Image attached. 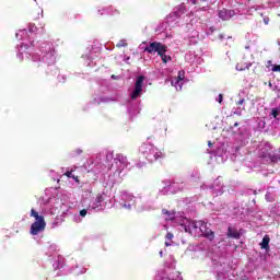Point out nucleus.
I'll return each mask as SVG.
<instances>
[{"mask_svg": "<svg viewBox=\"0 0 280 280\" xmlns=\"http://www.w3.org/2000/svg\"><path fill=\"white\" fill-rule=\"evenodd\" d=\"M269 86H272V83H271V82H269Z\"/></svg>", "mask_w": 280, "mask_h": 280, "instance_id": "7c9ffc66", "label": "nucleus"}, {"mask_svg": "<svg viewBox=\"0 0 280 280\" xmlns=\"http://www.w3.org/2000/svg\"><path fill=\"white\" fill-rule=\"evenodd\" d=\"M116 47L118 49H121V47H128V43H126V39H120L117 44Z\"/></svg>", "mask_w": 280, "mask_h": 280, "instance_id": "4468645a", "label": "nucleus"}, {"mask_svg": "<svg viewBox=\"0 0 280 280\" xmlns=\"http://www.w3.org/2000/svg\"><path fill=\"white\" fill-rule=\"evenodd\" d=\"M154 159L155 161H159V159H165V153H163V151H156L154 152Z\"/></svg>", "mask_w": 280, "mask_h": 280, "instance_id": "f8f14e48", "label": "nucleus"}, {"mask_svg": "<svg viewBox=\"0 0 280 280\" xmlns=\"http://www.w3.org/2000/svg\"><path fill=\"white\" fill-rule=\"evenodd\" d=\"M260 248H262V250H270V236L269 235H265L262 237V241L260 243Z\"/></svg>", "mask_w": 280, "mask_h": 280, "instance_id": "0eeeda50", "label": "nucleus"}, {"mask_svg": "<svg viewBox=\"0 0 280 280\" xmlns=\"http://www.w3.org/2000/svg\"><path fill=\"white\" fill-rule=\"evenodd\" d=\"M71 178H73V180H75V183H79L78 176L72 175V177H71Z\"/></svg>", "mask_w": 280, "mask_h": 280, "instance_id": "b1692460", "label": "nucleus"}, {"mask_svg": "<svg viewBox=\"0 0 280 280\" xmlns=\"http://www.w3.org/2000/svg\"><path fill=\"white\" fill-rule=\"evenodd\" d=\"M143 82H145V77H143V75H139L136 79L135 89H133V92L130 95V98L132 101L141 97V93H143Z\"/></svg>", "mask_w": 280, "mask_h": 280, "instance_id": "f03ea898", "label": "nucleus"}, {"mask_svg": "<svg viewBox=\"0 0 280 280\" xmlns=\"http://www.w3.org/2000/svg\"><path fill=\"white\" fill-rule=\"evenodd\" d=\"M271 163H278L280 161V154H269Z\"/></svg>", "mask_w": 280, "mask_h": 280, "instance_id": "ddd939ff", "label": "nucleus"}, {"mask_svg": "<svg viewBox=\"0 0 280 280\" xmlns=\"http://www.w3.org/2000/svg\"><path fill=\"white\" fill-rule=\"evenodd\" d=\"M237 126H240V124H238V122H235V124H234V128H237Z\"/></svg>", "mask_w": 280, "mask_h": 280, "instance_id": "cd10ccee", "label": "nucleus"}, {"mask_svg": "<svg viewBox=\"0 0 280 280\" xmlns=\"http://www.w3.org/2000/svg\"><path fill=\"white\" fill-rule=\"evenodd\" d=\"M223 100H224V95L219 94V104H222Z\"/></svg>", "mask_w": 280, "mask_h": 280, "instance_id": "4be33fe9", "label": "nucleus"}, {"mask_svg": "<svg viewBox=\"0 0 280 280\" xmlns=\"http://www.w3.org/2000/svg\"><path fill=\"white\" fill-rule=\"evenodd\" d=\"M86 213H88L86 209H82V210L80 211L81 218H85Z\"/></svg>", "mask_w": 280, "mask_h": 280, "instance_id": "aec40b11", "label": "nucleus"}, {"mask_svg": "<svg viewBox=\"0 0 280 280\" xmlns=\"http://www.w3.org/2000/svg\"><path fill=\"white\" fill-rule=\"evenodd\" d=\"M31 218L35 219V222L32 223L30 233L31 235H38L39 233H43L45 229H47V222H45V217L38 214V211L36 209H31Z\"/></svg>", "mask_w": 280, "mask_h": 280, "instance_id": "f257e3e1", "label": "nucleus"}, {"mask_svg": "<svg viewBox=\"0 0 280 280\" xmlns=\"http://www.w3.org/2000/svg\"><path fill=\"white\" fill-rule=\"evenodd\" d=\"M103 201H104V196L102 194L96 195L95 207H102Z\"/></svg>", "mask_w": 280, "mask_h": 280, "instance_id": "1a4fd4ad", "label": "nucleus"}, {"mask_svg": "<svg viewBox=\"0 0 280 280\" xmlns=\"http://www.w3.org/2000/svg\"><path fill=\"white\" fill-rule=\"evenodd\" d=\"M235 15V10L221 9L219 10L218 16L221 21H231Z\"/></svg>", "mask_w": 280, "mask_h": 280, "instance_id": "39448f33", "label": "nucleus"}, {"mask_svg": "<svg viewBox=\"0 0 280 280\" xmlns=\"http://www.w3.org/2000/svg\"><path fill=\"white\" fill-rule=\"evenodd\" d=\"M167 54V51H162L159 56H160V58H162V62L164 63V65H167L171 60H172V56H170V55H166Z\"/></svg>", "mask_w": 280, "mask_h": 280, "instance_id": "6e6552de", "label": "nucleus"}, {"mask_svg": "<svg viewBox=\"0 0 280 280\" xmlns=\"http://www.w3.org/2000/svg\"><path fill=\"white\" fill-rule=\"evenodd\" d=\"M273 72H279L280 73V65H275L271 69Z\"/></svg>", "mask_w": 280, "mask_h": 280, "instance_id": "a211bd4d", "label": "nucleus"}, {"mask_svg": "<svg viewBox=\"0 0 280 280\" xmlns=\"http://www.w3.org/2000/svg\"><path fill=\"white\" fill-rule=\"evenodd\" d=\"M185 80V71H179L178 77L176 78L175 84H178L179 82H183Z\"/></svg>", "mask_w": 280, "mask_h": 280, "instance_id": "9b49d317", "label": "nucleus"}, {"mask_svg": "<svg viewBox=\"0 0 280 280\" xmlns=\"http://www.w3.org/2000/svg\"><path fill=\"white\" fill-rule=\"evenodd\" d=\"M208 145H209V148H211L213 145V143H211V141H208Z\"/></svg>", "mask_w": 280, "mask_h": 280, "instance_id": "393cba45", "label": "nucleus"}, {"mask_svg": "<svg viewBox=\"0 0 280 280\" xmlns=\"http://www.w3.org/2000/svg\"><path fill=\"white\" fill-rule=\"evenodd\" d=\"M244 102H246V100L241 98L240 101H237L236 105L237 106H242V104H244Z\"/></svg>", "mask_w": 280, "mask_h": 280, "instance_id": "412c9836", "label": "nucleus"}, {"mask_svg": "<svg viewBox=\"0 0 280 280\" xmlns=\"http://www.w3.org/2000/svg\"><path fill=\"white\" fill-rule=\"evenodd\" d=\"M201 237H205L209 242H213L215 240V232L209 228V224L207 222L202 221L199 226Z\"/></svg>", "mask_w": 280, "mask_h": 280, "instance_id": "20e7f679", "label": "nucleus"}, {"mask_svg": "<svg viewBox=\"0 0 280 280\" xmlns=\"http://www.w3.org/2000/svg\"><path fill=\"white\" fill-rule=\"evenodd\" d=\"M114 12H115L116 14H119V11H118V10H114Z\"/></svg>", "mask_w": 280, "mask_h": 280, "instance_id": "c85d7f7f", "label": "nucleus"}, {"mask_svg": "<svg viewBox=\"0 0 280 280\" xmlns=\"http://www.w3.org/2000/svg\"><path fill=\"white\" fill-rule=\"evenodd\" d=\"M272 117H275V119H277V117H279V109L273 108L271 112Z\"/></svg>", "mask_w": 280, "mask_h": 280, "instance_id": "dca6fc26", "label": "nucleus"}, {"mask_svg": "<svg viewBox=\"0 0 280 280\" xmlns=\"http://www.w3.org/2000/svg\"><path fill=\"white\" fill-rule=\"evenodd\" d=\"M184 230H185V233H191V231H189V228L187 225H185Z\"/></svg>", "mask_w": 280, "mask_h": 280, "instance_id": "5701e85b", "label": "nucleus"}, {"mask_svg": "<svg viewBox=\"0 0 280 280\" xmlns=\"http://www.w3.org/2000/svg\"><path fill=\"white\" fill-rule=\"evenodd\" d=\"M75 152H77V154H82L81 150H77Z\"/></svg>", "mask_w": 280, "mask_h": 280, "instance_id": "bb28decb", "label": "nucleus"}, {"mask_svg": "<svg viewBox=\"0 0 280 280\" xmlns=\"http://www.w3.org/2000/svg\"><path fill=\"white\" fill-rule=\"evenodd\" d=\"M202 221H191L190 223H189V225L191 226V229H200V223H201Z\"/></svg>", "mask_w": 280, "mask_h": 280, "instance_id": "2eb2a0df", "label": "nucleus"}, {"mask_svg": "<svg viewBox=\"0 0 280 280\" xmlns=\"http://www.w3.org/2000/svg\"><path fill=\"white\" fill-rule=\"evenodd\" d=\"M63 176H67V178H72L73 177V171H67Z\"/></svg>", "mask_w": 280, "mask_h": 280, "instance_id": "f3484780", "label": "nucleus"}, {"mask_svg": "<svg viewBox=\"0 0 280 280\" xmlns=\"http://www.w3.org/2000/svg\"><path fill=\"white\" fill-rule=\"evenodd\" d=\"M166 240H174V234L172 233V232H168L167 234H166Z\"/></svg>", "mask_w": 280, "mask_h": 280, "instance_id": "6ab92c4d", "label": "nucleus"}, {"mask_svg": "<svg viewBox=\"0 0 280 280\" xmlns=\"http://www.w3.org/2000/svg\"><path fill=\"white\" fill-rule=\"evenodd\" d=\"M144 51L147 54H158V56L162 51H167V46L163 45L161 42H152L145 48Z\"/></svg>", "mask_w": 280, "mask_h": 280, "instance_id": "7ed1b4c3", "label": "nucleus"}, {"mask_svg": "<svg viewBox=\"0 0 280 280\" xmlns=\"http://www.w3.org/2000/svg\"><path fill=\"white\" fill-rule=\"evenodd\" d=\"M226 237H229L230 240H240V237H242V234H240L237 229L233 226H229L226 232Z\"/></svg>", "mask_w": 280, "mask_h": 280, "instance_id": "423d86ee", "label": "nucleus"}, {"mask_svg": "<svg viewBox=\"0 0 280 280\" xmlns=\"http://www.w3.org/2000/svg\"><path fill=\"white\" fill-rule=\"evenodd\" d=\"M219 37L222 39V38H224V35H219Z\"/></svg>", "mask_w": 280, "mask_h": 280, "instance_id": "c756f323", "label": "nucleus"}, {"mask_svg": "<svg viewBox=\"0 0 280 280\" xmlns=\"http://www.w3.org/2000/svg\"><path fill=\"white\" fill-rule=\"evenodd\" d=\"M165 246H172V243L165 242Z\"/></svg>", "mask_w": 280, "mask_h": 280, "instance_id": "a878e982", "label": "nucleus"}, {"mask_svg": "<svg viewBox=\"0 0 280 280\" xmlns=\"http://www.w3.org/2000/svg\"><path fill=\"white\" fill-rule=\"evenodd\" d=\"M163 215H167L170 220H174V212L168 211L167 209H162Z\"/></svg>", "mask_w": 280, "mask_h": 280, "instance_id": "9d476101", "label": "nucleus"}]
</instances>
